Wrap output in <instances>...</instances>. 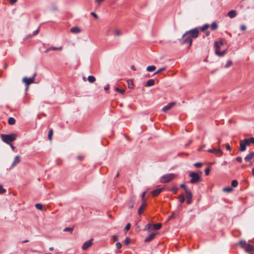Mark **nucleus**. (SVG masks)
I'll use <instances>...</instances> for the list:
<instances>
[{
    "mask_svg": "<svg viewBox=\"0 0 254 254\" xmlns=\"http://www.w3.org/2000/svg\"><path fill=\"white\" fill-rule=\"evenodd\" d=\"M15 121L13 118H9L8 120V123L9 125H14L15 124Z\"/></svg>",
    "mask_w": 254,
    "mask_h": 254,
    "instance_id": "30",
    "label": "nucleus"
},
{
    "mask_svg": "<svg viewBox=\"0 0 254 254\" xmlns=\"http://www.w3.org/2000/svg\"><path fill=\"white\" fill-rule=\"evenodd\" d=\"M252 173L253 175L254 176V168L252 169Z\"/></svg>",
    "mask_w": 254,
    "mask_h": 254,
    "instance_id": "64",
    "label": "nucleus"
},
{
    "mask_svg": "<svg viewBox=\"0 0 254 254\" xmlns=\"http://www.w3.org/2000/svg\"><path fill=\"white\" fill-rule=\"evenodd\" d=\"M130 228V223H128L127 224V225H126V227H125V230H128Z\"/></svg>",
    "mask_w": 254,
    "mask_h": 254,
    "instance_id": "51",
    "label": "nucleus"
},
{
    "mask_svg": "<svg viewBox=\"0 0 254 254\" xmlns=\"http://www.w3.org/2000/svg\"><path fill=\"white\" fill-rule=\"evenodd\" d=\"M162 189L158 188L152 191V195L153 196H157L162 191Z\"/></svg>",
    "mask_w": 254,
    "mask_h": 254,
    "instance_id": "17",
    "label": "nucleus"
},
{
    "mask_svg": "<svg viewBox=\"0 0 254 254\" xmlns=\"http://www.w3.org/2000/svg\"><path fill=\"white\" fill-rule=\"evenodd\" d=\"M208 152L209 153H212L215 154V155L220 157L222 156L223 154L222 151L220 149V148H214L212 149H209L208 150Z\"/></svg>",
    "mask_w": 254,
    "mask_h": 254,
    "instance_id": "6",
    "label": "nucleus"
},
{
    "mask_svg": "<svg viewBox=\"0 0 254 254\" xmlns=\"http://www.w3.org/2000/svg\"><path fill=\"white\" fill-rule=\"evenodd\" d=\"M153 225L151 224H148L146 226L145 228L148 229H152Z\"/></svg>",
    "mask_w": 254,
    "mask_h": 254,
    "instance_id": "46",
    "label": "nucleus"
},
{
    "mask_svg": "<svg viewBox=\"0 0 254 254\" xmlns=\"http://www.w3.org/2000/svg\"><path fill=\"white\" fill-rule=\"evenodd\" d=\"M70 31L73 34H78L81 32V29L80 27L75 26L71 28Z\"/></svg>",
    "mask_w": 254,
    "mask_h": 254,
    "instance_id": "10",
    "label": "nucleus"
},
{
    "mask_svg": "<svg viewBox=\"0 0 254 254\" xmlns=\"http://www.w3.org/2000/svg\"><path fill=\"white\" fill-rule=\"evenodd\" d=\"M231 185L233 187H237L238 185V182L237 180H233L231 182Z\"/></svg>",
    "mask_w": 254,
    "mask_h": 254,
    "instance_id": "32",
    "label": "nucleus"
},
{
    "mask_svg": "<svg viewBox=\"0 0 254 254\" xmlns=\"http://www.w3.org/2000/svg\"><path fill=\"white\" fill-rule=\"evenodd\" d=\"M49 250L50 251H53V250H54V248L53 247H51V248H49Z\"/></svg>",
    "mask_w": 254,
    "mask_h": 254,
    "instance_id": "63",
    "label": "nucleus"
},
{
    "mask_svg": "<svg viewBox=\"0 0 254 254\" xmlns=\"http://www.w3.org/2000/svg\"><path fill=\"white\" fill-rule=\"evenodd\" d=\"M224 40L223 39H220L218 41H215L214 47L215 48V53L218 56H223L227 52V50H225L220 51L221 47L224 45Z\"/></svg>",
    "mask_w": 254,
    "mask_h": 254,
    "instance_id": "2",
    "label": "nucleus"
},
{
    "mask_svg": "<svg viewBox=\"0 0 254 254\" xmlns=\"http://www.w3.org/2000/svg\"><path fill=\"white\" fill-rule=\"evenodd\" d=\"M53 134V130L52 129H51L48 133V138L50 141H51L52 139V136Z\"/></svg>",
    "mask_w": 254,
    "mask_h": 254,
    "instance_id": "29",
    "label": "nucleus"
},
{
    "mask_svg": "<svg viewBox=\"0 0 254 254\" xmlns=\"http://www.w3.org/2000/svg\"><path fill=\"white\" fill-rule=\"evenodd\" d=\"M201 172H200L199 173H195V172H191L190 173V177L191 178V180L190 181L191 183H195L200 181V176L201 175Z\"/></svg>",
    "mask_w": 254,
    "mask_h": 254,
    "instance_id": "4",
    "label": "nucleus"
},
{
    "mask_svg": "<svg viewBox=\"0 0 254 254\" xmlns=\"http://www.w3.org/2000/svg\"><path fill=\"white\" fill-rule=\"evenodd\" d=\"M35 206L37 209L40 210H42L43 208V205L40 203H37L35 205Z\"/></svg>",
    "mask_w": 254,
    "mask_h": 254,
    "instance_id": "34",
    "label": "nucleus"
},
{
    "mask_svg": "<svg viewBox=\"0 0 254 254\" xmlns=\"http://www.w3.org/2000/svg\"><path fill=\"white\" fill-rule=\"evenodd\" d=\"M240 150L241 151H244L246 149V146H247V143L245 142L244 140H241L240 141Z\"/></svg>",
    "mask_w": 254,
    "mask_h": 254,
    "instance_id": "12",
    "label": "nucleus"
},
{
    "mask_svg": "<svg viewBox=\"0 0 254 254\" xmlns=\"http://www.w3.org/2000/svg\"><path fill=\"white\" fill-rule=\"evenodd\" d=\"M244 141L247 143V146H249L251 144H254V137H252L250 139H245Z\"/></svg>",
    "mask_w": 254,
    "mask_h": 254,
    "instance_id": "19",
    "label": "nucleus"
},
{
    "mask_svg": "<svg viewBox=\"0 0 254 254\" xmlns=\"http://www.w3.org/2000/svg\"><path fill=\"white\" fill-rule=\"evenodd\" d=\"M185 192L186 194L187 202L188 204H190L191 201L192 193L189 190L187 189H185Z\"/></svg>",
    "mask_w": 254,
    "mask_h": 254,
    "instance_id": "8",
    "label": "nucleus"
},
{
    "mask_svg": "<svg viewBox=\"0 0 254 254\" xmlns=\"http://www.w3.org/2000/svg\"><path fill=\"white\" fill-rule=\"evenodd\" d=\"M116 90L118 92H119V93H121V94H124L125 92V90L123 89H120L118 87H116Z\"/></svg>",
    "mask_w": 254,
    "mask_h": 254,
    "instance_id": "36",
    "label": "nucleus"
},
{
    "mask_svg": "<svg viewBox=\"0 0 254 254\" xmlns=\"http://www.w3.org/2000/svg\"><path fill=\"white\" fill-rule=\"evenodd\" d=\"M205 147V145H203V146H202L201 147H200V148L198 149V151H200L202 148H204V147Z\"/></svg>",
    "mask_w": 254,
    "mask_h": 254,
    "instance_id": "61",
    "label": "nucleus"
},
{
    "mask_svg": "<svg viewBox=\"0 0 254 254\" xmlns=\"http://www.w3.org/2000/svg\"><path fill=\"white\" fill-rule=\"evenodd\" d=\"M233 64V62L232 61H230V60H228L226 62V64H225L224 65V67L225 68H228L230 66H231Z\"/></svg>",
    "mask_w": 254,
    "mask_h": 254,
    "instance_id": "26",
    "label": "nucleus"
},
{
    "mask_svg": "<svg viewBox=\"0 0 254 254\" xmlns=\"http://www.w3.org/2000/svg\"><path fill=\"white\" fill-rule=\"evenodd\" d=\"M236 11L234 10H231L228 13V16L231 18L235 17L236 16Z\"/></svg>",
    "mask_w": 254,
    "mask_h": 254,
    "instance_id": "16",
    "label": "nucleus"
},
{
    "mask_svg": "<svg viewBox=\"0 0 254 254\" xmlns=\"http://www.w3.org/2000/svg\"><path fill=\"white\" fill-rule=\"evenodd\" d=\"M92 245V240H89L85 242L82 247V248L83 250H86L89 247H90Z\"/></svg>",
    "mask_w": 254,
    "mask_h": 254,
    "instance_id": "13",
    "label": "nucleus"
},
{
    "mask_svg": "<svg viewBox=\"0 0 254 254\" xmlns=\"http://www.w3.org/2000/svg\"><path fill=\"white\" fill-rule=\"evenodd\" d=\"M233 190V189L230 187L225 188L223 189V191L225 192H231Z\"/></svg>",
    "mask_w": 254,
    "mask_h": 254,
    "instance_id": "35",
    "label": "nucleus"
},
{
    "mask_svg": "<svg viewBox=\"0 0 254 254\" xmlns=\"http://www.w3.org/2000/svg\"><path fill=\"white\" fill-rule=\"evenodd\" d=\"M175 105L174 103H170L167 104L166 106H165L162 109V111L164 112H167L168 111L171 110Z\"/></svg>",
    "mask_w": 254,
    "mask_h": 254,
    "instance_id": "9",
    "label": "nucleus"
},
{
    "mask_svg": "<svg viewBox=\"0 0 254 254\" xmlns=\"http://www.w3.org/2000/svg\"><path fill=\"white\" fill-rule=\"evenodd\" d=\"M246 252H252L254 251V247L251 245L248 244L245 247Z\"/></svg>",
    "mask_w": 254,
    "mask_h": 254,
    "instance_id": "20",
    "label": "nucleus"
},
{
    "mask_svg": "<svg viewBox=\"0 0 254 254\" xmlns=\"http://www.w3.org/2000/svg\"><path fill=\"white\" fill-rule=\"evenodd\" d=\"M130 240L128 237H127L125 240V243L126 245H128L130 243Z\"/></svg>",
    "mask_w": 254,
    "mask_h": 254,
    "instance_id": "42",
    "label": "nucleus"
},
{
    "mask_svg": "<svg viewBox=\"0 0 254 254\" xmlns=\"http://www.w3.org/2000/svg\"><path fill=\"white\" fill-rule=\"evenodd\" d=\"M105 0H95V3L98 4H100L102 2H103Z\"/></svg>",
    "mask_w": 254,
    "mask_h": 254,
    "instance_id": "48",
    "label": "nucleus"
},
{
    "mask_svg": "<svg viewBox=\"0 0 254 254\" xmlns=\"http://www.w3.org/2000/svg\"><path fill=\"white\" fill-rule=\"evenodd\" d=\"M244 243H245V242H244V241H240V242H239L240 245H241V246H243V245H244Z\"/></svg>",
    "mask_w": 254,
    "mask_h": 254,
    "instance_id": "59",
    "label": "nucleus"
},
{
    "mask_svg": "<svg viewBox=\"0 0 254 254\" xmlns=\"http://www.w3.org/2000/svg\"><path fill=\"white\" fill-rule=\"evenodd\" d=\"M176 175L174 174H166L160 178V182L163 183H168L176 178Z\"/></svg>",
    "mask_w": 254,
    "mask_h": 254,
    "instance_id": "5",
    "label": "nucleus"
},
{
    "mask_svg": "<svg viewBox=\"0 0 254 254\" xmlns=\"http://www.w3.org/2000/svg\"><path fill=\"white\" fill-rule=\"evenodd\" d=\"M116 246L118 249H120L122 248V245L121 243H120L119 242H117L116 244Z\"/></svg>",
    "mask_w": 254,
    "mask_h": 254,
    "instance_id": "44",
    "label": "nucleus"
},
{
    "mask_svg": "<svg viewBox=\"0 0 254 254\" xmlns=\"http://www.w3.org/2000/svg\"><path fill=\"white\" fill-rule=\"evenodd\" d=\"M63 49L62 47H51L49 50H62Z\"/></svg>",
    "mask_w": 254,
    "mask_h": 254,
    "instance_id": "33",
    "label": "nucleus"
},
{
    "mask_svg": "<svg viewBox=\"0 0 254 254\" xmlns=\"http://www.w3.org/2000/svg\"><path fill=\"white\" fill-rule=\"evenodd\" d=\"M156 234V233H151L145 239V242H149L152 240L155 237Z\"/></svg>",
    "mask_w": 254,
    "mask_h": 254,
    "instance_id": "14",
    "label": "nucleus"
},
{
    "mask_svg": "<svg viewBox=\"0 0 254 254\" xmlns=\"http://www.w3.org/2000/svg\"><path fill=\"white\" fill-rule=\"evenodd\" d=\"M209 28V25H207V24H206L205 25H204L203 26H202L201 28V30L202 31H205V30L207 29L208 28Z\"/></svg>",
    "mask_w": 254,
    "mask_h": 254,
    "instance_id": "39",
    "label": "nucleus"
},
{
    "mask_svg": "<svg viewBox=\"0 0 254 254\" xmlns=\"http://www.w3.org/2000/svg\"><path fill=\"white\" fill-rule=\"evenodd\" d=\"M127 86H128V88H130V89H133V88L134 84H133V82H132V81L131 80L128 79L127 80Z\"/></svg>",
    "mask_w": 254,
    "mask_h": 254,
    "instance_id": "22",
    "label": "nucleus"
},
{
    "mask_svg": "<svg viewBox=\"0 0 254 254\" xmlns=\"http://www.w3.org/2000/svg\"><path fill=\"white\" fill-rule=\"evenodd\" d=\"M83 158H84V156L82 155H78L77 157V159L79 160H82V159H83Z\"/></svg>",
    "mask_w": 254,
    "mask_h": 254,
    "instance_id": "50",
    "label": "nucleus"
},
{
    "mask_svg": "<svg viewBox=\"0 0 254 254\" xmlns=\"http://www.w3.org/2000/svg\"><path fill=\"white\" fill-rule=\"evenodd\" d=\"M112 239L115 242H117L119 241V237L117 235H114L112 236Z\"/></svg>",
    "mask_w": 254,
    "mask_h": 254,
    "instance_id": "41",
    "label": "nucleus"
},
{
    "mask_svg": "<svg viewBox=\"0 0 254 254\" xmlns=\"http://www.w3.org/2000/svg\"><path fill=\"white\" fill-rule=\"evenodd\" d=\"M174 193L176 194L178 191V189L177 188H173L170 190Z\"/></svg>",
    "mask_w": 254,
    "mask_h": 254,
    "instance_id": "43",
    "label": "nucleus"
},
{
    "mask_svg": "<svg viewBox=\"0 0 254 254\" xmlns=\"http://www.w3.org/2000/svg\"><path fill=\"white\" fill-rule=\"evenodd\" d=\"M155 69H156V66L155 65H151V66H148L147 67L146 70L148 72H152V71H153L154 70H155Z\"/></svg>",
    "mask_w": 254,
    "mask_h": 254,
    "instance_id": "25",
    "label": "nucleus"
},
{
    "mask_svg": "<svg viewBox=\"0 0 254 254\" xmlns=\"http://www.w3.org/2000/svg\"><path fill=\"white\" fill-rule=\"evenodd\" d=\"M218 28V25L216 23L213 22L211 26V28L212 30H214Z\"/></svg>",
    "mask_w": 254,
    "mask_h": 254,
    "instance_id": "31",
    "label": "nucleus"
},
{
    "mask_svg": "<svg viewBox=\"0 0 254 254\" xmlns=\"http://www.w3.org/2000/svg\"><path fill=\"white\" fill-rule=\"evenodd\" d=\"M165 69H166L165 67H161V68H159L154 74H158V73H159L162 71H164Z\"/></svg>",
    "mask_w": 254,
    "mask_h": 254,
    "instance_id": "38",
    "label": "nucleus"
},
{
    "mask_svg": "<svg viewBox=\"0 0 254 254\" xmlns=\"http://www.w3.org/2000/svg\"><path fill=\"white\" fill-rule=\"evenodd\" d=\"M146 207V204L145 202H143L142 205L139 207V208L138 209V213L140 215L143 211L145 209Z\"/></svg>",
    "mask_w": 254,
    "mask_h": 254,
    "instance_id": "18",
    "label": "nucleus"
},
{
    "mask_svg": "<svg viewBox=\"0 0 254 254\" xmlns=\"http://www.w3.org/2000/svg\"><path fill=\"white\" fill-rule=\"evenodd\" d=\"M71 230V229H70V228H66V229H64V231H67V230L68 231V230Z\"/></svg>",
    "mask_w": 254,
    "mask_h": 254,
    "instance_id": "62",
    "label": "nucleus"
},
{
    "mask_svg": "<svg viewBox=\"0 0 254 254\" xmlns=\"http://www.w3.org/2000/svg\"><path fill=\"white\" fill-rule=\"evenodd\" d=\"M210 169L209 168H207L205 170V173L206 175H208L210 173Z\"/></svg>",
    "mask_w": 254,
    "mask_h": 254,
    "instance_id": "47",
    "label": "nucleus"
},
{
    "mask_svg": "<svg viewBox=\"0 0 254 254\" xmlns=\"http://www.w3.org/2000/svg\"><path fill=\"white\" fill-rule=\"evenodd\" d=\"M5 192V190L2 188V186L0 185V193H3Z\"/></svg>",
    "mask_w": 254,
    "mask_h": 254,
    "instance_id": "45",
    "label": "nucleus"
},
{
    "mask_svg": "<svg viewBox=\"0 0 254 254\" xmlns=\"http://www.w3.org/2000/svg\"><path fill=\"white\" fill-rule=\"evenodd\" d=\"M10 0V2L11 4H13L14 3H15L17 1V0Z\"/></svg>",
    "mask_w": 254,
    "mask_h": 254,
    "instance_id": "57",
    "label": "nucleus"
},
{
    "mask_svg": "<svg viewBox=\"0 0 254 254\" xmlns=\"http://www.w3.org/2000/svg\"><path fill=\"white\" fill-rule=\"evenodd\" d=\"M112 31L114 36H119L121 34V30L118 28L112 27Z\"/></svg>",
    "mask_w": 254,
    "mask_h": 254,
    "instance_id": "11",
    "label": "nucleus"
},
{
    "mask_svg": "<svg viewBox=\"0 0 254 254\" xmlns=\"http://www.w3.org/2000/svg\"><path fill=\"white\" fill-rule=\"evenodd\" d=\"M91 14H92V15L93 17H94L95 18H96V19H98V15H97L95 12H91Z\"/></svg>",
    "mask_w": 254,
    "mask_h": 254,
    "instance_id": "52",
    "label": "nucleus"
},
{
    "mask_svg": "<svg viewBox=\"0 0 254 254\" xmlns=\"http://www.w3.org/2000/svg\"><path fill=\"white\" fill-rule=\"evenodd\" d=\"M178 198H179V201L181 203H183L184 202L185 198V196L184 194H180Z\"/></svg>",
    "mask_w": 254,
    "mask_h": 254,
    "instance_id": "28",
    "label": "nucleus"
},
{
    "mask_svg": "<svg viewBox=\"0 0 254 254\" xmlns=\"http://www.w3.org/2000/svg\"><path fill=\"white\" fill-rule=\"evenodd\" d=\"M110 88V86L109 84H107L106 85L105 87H104V89L105 90H108Z\"/></svg>",
    "mask_w": 254,
    "mask_h": 254,
    "instance_id": "56",
    "label": "nucleus"
},
{
    "mask_svg": "<svg viewBox=\"0 0 254 254\" xmlns=\"http://www.w3.org/2000/svg\"><path fill=\"white\" fill-rule=\"evenodd\" d=\"M236 160L239 162H241L242 161V159L241 157H239L236 158Z\"/></svg>",
    "mask_w": 254,
    "mask_h": 254,
    "instance_id": "55",
    "label": "nucleus"
},
{
    "mask_svg": "<svg viewBox=\"0 0 254 254\" xmlns=\"http://www.w3.org/2000/svg\"><path fill=\"white\" fill-rule=\"evenodd\" d=\"M194 166L196 168H200L202 166V164L201 163H196L194 164Z\"/></svg>",
    "mask_w": 254,
    "mask_h": 254,
    "instance_id": "40",
    "label": "nucleus"
},
{
    "mask_svg": "<svg viewBox=\"0 0 254 254\" xmlns=\"http://www.w3.org/2000/svg\"><path fill=\"white\" fill-rule=\"evenodd\" d=\"M145 194H146V191L143 192L141 196H142V199L143 202H145L144 197H145Z\"/></svg>",
    "mask_w": 254,
    "mask_h": 254,
    "instance_id": "49",
    "label": "nucleus"
},
{
    "mask_svg": "<svg viewBox=\"0 0 254 254\" xmlns=\"http://www.w3.org/2000/svg\"><path fill=\"white\" fill-rule=\"evenodd\" d=\"M199 31L197 28L191 29L186 32L183 35V42L184 43H188L189 47L191 45L192 39L197 37Z\"/></svg>",
    "mask_w": 254,
    "mask_h": 254,
    "instance_id": "1",
    "label": "nucleus"
},
{
    "mask_svg": "<svg viewBox=\"0 0 254 254\" xmlns=\"http://www.w3.org/2000/svg\"><path fill=\"white\" fill-rule=\"evenodd\" d=\"M155 81L153 79H149L148 80L147 82L146 86H151L154 84Z\"/></svg>",
    "mask_w": 254,
    "mask_h": 254,
    "instance_id": "24",
    "label": "nucleus"
},
{
    "mask_svg": "<svg viewBox=\"0 0 254 254\" xmlns=\"http://www.w3.org/2000/svg\"><path fill=\"white\" fill-rule=\"evenodd\" d=\"M241 29L243 31H245L246 29V26L243 25L241 26Z\"/></svg>",
    "mask_w": 254,
    "mask_h": 254,
    "instance_id": "54",
    "label": "nucleus"
},
{
    "mask_svg": "<svg viewBox=\"0 0 254 254\" xmlns=\"http://www.w3.org/2000/svg\"><path fill=\"white\" fill-rule=\"evenodd\" d=\"M20 162V157L19 156H16L14 157L13 162L12 163V166H15Z\"/></svg>",
    "mask_w": 254,
    "mask_h": 254,
    "instance_id": "21",
    "label": "nucleus"
},
{
    "mask_svg": "<svg viewBox=\"0 0 254 254\" xmlns=\"http://www.w3.org/2000/svg\"><path fill=\"white\" fill-rule=\"evenodd\" d=\"M111 31H112V27H108L106 31V32H105L106 35L108 36L109 35L110 32Z\"/></svg>",
    "mask_w": 254,
    "mask_h": 254,
    "instance_id": "37",
    "label": "nucleus"
},
{
    "mask_svg": "<svg viewBox=\"0 0 254 254\" xmlns=\"http://www.w3.org/2000/svg\"><path fill=\"white\" fill-rule=\"evenodd\" d=\"M88 81L90 83H93L95 81V78L94 76L90 75L87 78Z\"/></svg>",
    "mask_w": 254,
    "mask_h": 254,
    "instance_id": "27",
    "label": "nucleus"
},
{
    "mask_svg": "<svg viewBox=\"0 0 254 254\" xmlns=\"http://www.w3.org/2000/svg\"><path fill=\"white\" fill-rule=\"evenodd\" d=\"M180 187H181V188H184L185 190V189H186V186H185V185L184 184H181V186H180Z\"/></svg>",
    "mask_w": 254,
    "mask_h": 254,
    "instance_id": "58",
    "label": "nucleus"
},
{
    "mask_svg": "<svg viewBox=\"0 0 254 254\" xmlns=\"http://www.w3.org/2000/svg\"><path fill=\"white\" fill-rule=\"evenodd\" d=\"M173 217H174V215L173 214L171 215V216H170L169 217V219L172 218Z\"/></svg>",
    "mask_w": 254,
    "mask_h": 254,
    "instance_id": "60",
    "label": "nucleus"
},
{
    "mask_svg": "<svg viewBox=\"0 0 254 254\" xmlns=\"http://www.w3.org/2000/svg\"><path fill=\"white\" fill-rule=\"evenodd\" d=\"M22 81L27 86L26 90H27L28 88V86L30 84L34 82V77H33V78L24 77L22 79Z\"/></svg>",
    "mask_w": 254,
    "mask_h": 254,
    "instance_id": "7",
    "label": "nucleus"
},
{
    "mask_svg": "<svg viewBox=\"0 0 254 254\" xmlns=\"http://www.w3.org/2000/svg\"><path fill=\"white\" fill-rule=\"evenodd\" d=\"M17 135L16 134L13 133L10 134H1V139L4 142L7 144H10V143L15 140L16 138Z\"/></svg>",
    "mask_w": 254,
    "mask_h": 254,
    "instance_id": "3",
    "label": "nucleus"
},
{
    "mask_svg": "<svg viewBox=\"0 0 254 254\" xmlns=\"http://www.w3.org/2000/svg\"><path fill=\"white\" fill-rule=\"evenodd\" d=\"M254 156V152H252L250 153L249 154H248L246 156V157L245 158V160L246 161H250V160H251L252 159V158H253Z\"/></svg>",
    "mask_w": 254,
    "mask_h": 254,
    "instance_id": "15",
    "label": "nucleus"
},
{
    "mask_svg": "<svg viewBox=\"0 0 254 254\" xmlns=\"http://www.w3.org/2000/svg\"><path fill=\"white\" fill-rule=\"evenodd\" d=\"M161 226H162V224L160 223L155 224L153 225L152 229H156V230H159L161 228Z\"/></svg>",
    "mask_w": 254,
    "mask_h": 254,
    "instance_id": "23",
    "label": "nucleus"
},
{
    "mask_svg": "<svg viewBox=\"0 0 254 254\" xmlns=\"http://www.w3.org/2000/svg\"><path fill=\"white\" fill-rule=\"evenodd\" d=\"M226 148L227 150L228 151H230L231 149V148L230 145L228 144H226Z\"/></svg>",
    "mask_w": 254,
    "mask_h": 254,
    "instance_id": "53",
    "label": "nucleus"
}]
</instances>
